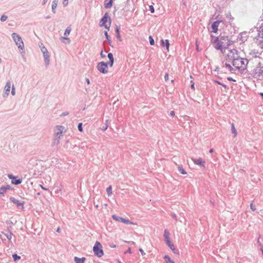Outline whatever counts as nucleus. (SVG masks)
I'll list each match as a JSON object with an SVG mask.
<instances>
[{
  "mask_svg": "<svg viewBox=\"0 0 263 263\" xmlns=\"http://www.w3.org/2000/svg\"><path fill=\"white\" fill-rule=\"evenodd\" d=\"M160 45L162 47H166L167 51H169L170 43L168 40L161 39L160 41Z\"/></svg>",
  "mask_w": 263,
  "mask_h": 263,
  "instance_id": "nucleus-16",
  "label": "nucleus"
},
{
  "mask_svg": "<svg viewBox=\"0 0 263 263\" xmlns=\"http://www.w3.org/2000/svg\"><path fill=\"white\" fill-rule=\"evenodd\" d=\"M239 57V52L237 49H231L227 55L226 60L228 62L231 61L233 66L236 68H238L239 64L237 62H238V58Z\"/></svg>",
  "mask_w": 263,
  "mask_h": 263,
  "instance_id": "nucleus-1",
  "label": "nucleus"
},
{
  "mask_svg": "<svg viewBox=\"0 0 263 263\" xmlns=\"http://www.w3.org/2000/svg\"><path fill=\"white\" fill-rule=\"evenodd\" d=\"M10 201L15 204L17 208H21L22 210H24V205L25 204L24 201H20V200L15 199L13 197H11L10 198Z\"/></svg>",
  "mask_w": 263,
  "mask_h": 263,
  "instance_id": "nucleus-7",
  "label": "nucleus"
},
{
  "mask_svg": "<svg viewBox=\"0 0 263 263\" xmlns=\"http://www.w3.org/2000/svg\"><path fill=\"white\" fill-rule=\"evenodd\" d=\"M71 28L70 27V26H68L66 28V29H65V32H64V35L65 36H67L68 35L70 32H71Z\"/></svg>",
  "mask_w": 263,
  "mask_h": 263,
  "instance_id": "nucleus-32",
  "label": "nucleus"
},
{
  "mask_svg": "<svg viewBox=\"0 0 263 263\" xmlns=\"http://www.w3.org/2000/svg\"><path fill=\"white\" fill-rule=\"evenodd\" d=\"M61 41L65 43V44H69L70 43V40L67 37H61L60 38Z\"/></svg>",
  "mask_w": 263,
  "mask_h": 263,
  "instance_id": "nucleus-27",
  "label": "nucleus"
},
{
  "mask_svg": "<svg viewBox=\"0 0 263 263\" xmlns=\"http://www.w3.org/2000/svg\"><path fill=\"white\" fill-rule=\"evenodd\" d=\"M11 36L16 45L17 46L18 48L23 50L24 49V45L21 36L16 33H13Z\"/></svg>",
  "mask_w": 263,
  "mask_h": 263,
  "instance_id": "nucleus-4",
  "label": "nucleus"
},
{
  "mask_svg": "<svg viewBox=\"0 0 263 263\" xmlns=\"http://www.w3.org/2000/svg\"><path fill=\"white\" fill-rule=\"evenodd\" d=\"M11 82L10 80H8L5 87V93L3 94V97H7L10 92L11 88Z\"/></svg>",
  "mask_w": 263,
  "mask_h": 263,
  "instance_id": "nucleus-11",
  "label": "nucleus"
},
{
  "mask_svg": "<svg viewBox=\"0 0 263 263\" xmlns=\"http://www.w3.org/2000/svg\"><path fill=\"white\" fill-rule=\"evenodd\" d=\"M171 216L173 217V218L176 220L177 221V216L176 214L175 213H171Z\"/></svg>",
  "mask_w": 263,
  "mask_h": 263,
  "instance_id": "nucleus-50",
  "label": "nucleus"
},
{
  "mask_svg": "<svg viewBox=\"0 0 263 263\" xmlns=\"http://www.w3.org/2000/svg\"><path fill=\"white\" fill-rule=\"evenodd\" d=\"M226 17H227V18H228V19H229L230 20H231L233 19V17L232 16L231 13L230 12H228V13H227V14H226Z\"/></svg>",
  "mask_w": 263,
  "mask_h": 263,
  "instance_id": "nucleus-41",
  "label": "nucleus"
},
{
  "mask_svg": "<svg viewBox=\"0 0 263 263\" xmlns=\"http://www.w3.org/2000/svg\"><path fill=\"white\" fill-rule=\"evenodd\" d=\"M222 21L221 20H217L214 21L211 25V28L213 33H217L218 31V28L220 23Z\"/></svg>",
  "mask_w": 263,
  "mask_h": 263,
  "instance_id": "nucleus-12",
  "label": "nucleus"
},
{
  "mask_svg": "<svg viewBox=\"0 0 263 263\" xmlns=\"http://www.w3.org/2000/svg\"><path fill=\"white\" fill-rule=\"evenodd\" d=\"M86 260V258L83 257L82 258H79L78 257H74V261L76 263H84L85 261Z\"/></svg>",
  "mask_w": 263,
  "mask_h": 263,
  "instance_id": "nucleus-20",
  "label": "nucleus"
},
{
  "mask_svg": "<svg viewBox=\"0 0 263 263\" xmlns=\"http://www.w3.org/2000/svg\"><path fill=\"white\" fill-rule=\"evenodd\" d=\"M97 70L101 73L106 74L108 72V63L102 61L97 64Z\"/></svg>",
  "mask_w": 263,
  "mask_h": 263,
  "instance_id": "nucleus-5",
  "label": "nucleus"
},
{
  "mask_svg": "<svg viewBox=\"0 0 263 263\" xmlns=\"http://www.w3.org/2000/svg\"><path fill=\"white\" fill-rule=\"evenodd\" d=\"M100 56L102 58H104L106 57V55L103 53V51L102 50L101 51Z\"/></svg>",
  "mask_w": 263,
  "mask_h": 263,
  "instance_id": "nucleus-56",
  "label": "nucleus"
},
{
  "mask_svg": "<svg viewBox=\"0 0 263 263\" xmlns=\"http://www.w3.org/2000/svg\"><path fill=\"white\" fill-rule=\"evenodd\" d=\"M5 189H6V191L8 190H10L11 189V186L9 185H7L6 186H4Z\"/></svg>",
  "mask_w": 263,
  "mask_h": 263,
  "instance_id": "nucleus-62",
  "label": "nucleus"
},
{
  "mask_svg": "<svg viewBox=\"0 0 263 263\" xmlns=\"http://www.w3.org/2000/svg\"><path fill=\"white\" fill-rule=\"evenodd\" d=\"M107 57L109 59V61L114 60L113 54L111 52L108 53Z\"/></svg>",
  "mask_w": 263,
  "mask_h": 263,
  "instance_id": "nucleus-42",
  "label": "nucleus"
},
{
  "mask_svg": "<svg viewBox=\"0 0 263 263\" xmlns=\"http://www.w3.org/2000/svg\"><path fill=\"white\" fill-rule=\"evenodd\" d=\"M108 63V65H109L110 67H112L114 63V60H110L108 61V62H107Z\"/></svg>",
  "mask_w": 263,
  "mask_h": 263,
  "instance_id": "nucleus-47",
  "label": "nucleus"
},
{
  "mask_svg": "<svg viewBox=\"0 0 263 263\" xmlns=\"http://www.w3.org/2000/svg\"><path fill=\"white\" fill-rule=\"evenodd\" d=\"M213 81H214L215 83H216V84H218V85H220L222 86V87H223L224 88H227V85H225V84H224L222 83L221 82H220V81H218V80H213Z\"/></svg>",
  "mask_w": 263,
  "mask_h": 263,
  "instance_id": "nucleus-38",
  "label": "nucleus"
},
{
  "mask_svg": "<svg viewBox=\"0 0 263 263\" xmlns=\"http://www.w3.org/2000/svg\"><path fill=\"white\" fill-rule=\"evenodd\" d=\"M139 251H140V252L141 253V255H142V256H143V255H145V252H144V251L143 250V249H142L140 248V249H139Z\"/></svg>",
  "mask_w": 263,
  "mask_h": 263,
  "instance_id": "nucleus-57",
  "label": "nucleus"
},
{
  "mask_svg": "<svg viewBox=\"0 0 263 263\" xmlns=\"http://www.w3.org/2000/svg\"><path fill=\"white\" fill-rule=\"evenodd\" d=\"M116 36H117V38L118 40H119V41H122V39H121V35H120V33H118L116 34Z\"/></svg>",
  "mask_w": 263,
  "mask_h": 263,
  "instance_id": "nucleus-59",
  "label": "nucleus"
},
{
  "mask_svg": "<svg viewBox=\"0 0 263 263\" xmlns=\"http://www.w3.org/2000/svg\"><path fill=\"white\" fill-rule=\"evenodd\" d=\"M106 192L108 196H110L112 194V186L111 185L107 187Z\"/></svg>",
  "mask_w": 263,
  "mask_h": 263,
  "instance_id": "nucleus-36",
  "label": "nucleus"
},
{
  "mask_svg": "<svg viewBox=\"0 0 263 263\" xmlns=\"http://www.w3.org/2000/svg\"><path fill=\"white\" fill-rule=\"evenodd\" d=\"M258 35L261 38L262 40L260 41L262 42L263 41V26L259 27Z\"/></svg>",
  "mask_w": 263,
  "mask_h": 263,
  "instance_id": "nucleus-29",
  "label": "nucleus"
},
{
  "mask_svg": "<svg viewBox=\"0 0 263 263\" xmlns=\"http://www.w3.org/2000/svg\"><path fill=\"white\" fill-rule=\"evenodd\" d=\"M149 44L151 45H154L155 44V41L152 36H149Z\"/></svg>",
  "mask_w": 263,
  "mask_h": 263,
  "instance_id": "nucleus-40",
  "label": "nucleus"
},
{
  "mask_svg": "<svg viewBox=\"0 0 263 263\" xmlns=\"http://www.w3.org/2000/svg\"><path fill=\"white\" fill-rule=\"evenodd\" d=\"M211 43L213 45L214 48L222 52L223 51V48H227L231 44V43H224L223 41H220L219 37H215L213 35H211Z\"/></svg>",
  "mask_w": 263,
  "mask_h": 263,
  "instance_id": "nucleus-2",
  "label": "nucleus"
},
{
  "mask_svg": "<svg viewBox=\"0 0 263 263\" xmlns=\"http://www.w3.org/2000/svg\"><path fill=\"white\" fill-rule=\"evenodd\" d=\"M120 26H116L115 28V32L116 33V34L118 33H120Z\"/></svg>",
  "mask_w": 263,
  "mask_h": 263,
  "instance_id": "nucleus-45",
  "label": "nucleus"
},
{
  "mask_svg": "<svg viewBox=\"0 0 263 263\" xmlns=\"http://www.w3.org/2000/svg\"><path fill=\"white\" fill-rule=\"evenodd\" d=\"M227 80L229 81H231V82H236V80L233 79L232 77H228L227 78Z\"/></svg>",
  "mask_w": 263,
  "mask_h": 263,
  "instance_id": "nucleus-58",
  "label": "nucleus"
},
{
  "mask_svg": "<svg viewBox=\"0 0 263 263\" xmlns=\"http://www.w3.org/2000/svg\"><path fill=\"white\" fill-rule=\"evenodd\" d=\"M112 218L114 220H115L121 222L122 223H125L126 224H133V223L130 221L129 220L127 219H125L124 218H122L121 217H120L119 216H117L116 215H113L112 216Z\"/></svg>",
  "mask_w": 263,
  "mask_h": 263,
  "instance_id": "nucleus-8",
  "label": "nucleus"
},
{
  "mask_svg": "<svg viewBox=\"0 0 263 263\" xmlns=\"http://www.w3.org/2000/svg\"><path fill=\"white\" fill-rule=\"evenodd\" d=\"M108 20H109V22H111V18L108 15V13L106 12L105 13V14L103 15V16L101 18L99 25L101 27H102L103 26H105V25L107 24V22Z\"/></svg>",
  "mask_w": 263,
  "mask_h": 263,
  "instance_id": "nucleus-9",
  "label": "nucleus"
},
{
  "mask_svg": "<svg viewBox=\"0 0 263 263\" xmlns=\"http://www.w3.org/2000/svg\"><path fill=\"white\" fill-rule=\"evenodd\" d=\"M68 0H63V5L64 7H66L68 5Z\"/></svg>",
  "mask_w": 263,
  "mask_h": 263,
  "instance_id": "nucleus-49",
  "label": "nucleus"
},
{
  "mask_svg": "<svg viewBox=\"0 0 263 263\" xmlns=\"http://www.w3.org/2000/svg\"><path fill=\"white\" fill-rule=\"evenodd\" d=\"M163 236L166 243L171 241L170 239V233L167 229L164 230Z\"/></svg>",
  "mask_w": 263,
  "mask_h": 263,
  "instance_id": "nucleus-17",
  "label": "nucleus"
},
{
  "mask_svg": "<svg viewBox=\"0 0 263 263\" xmlns=\"http://www.w3.org/2000/svg\"><path fill=\"white\" fill-rule=\"evenodd\" d=\"M57 132L55 133V135L56 137H60L61 135H62L63 133V130L64 129V127L62 125H57L56 126Z\"/></svg>",
  "mask_w": 263,
  "mask_h": 263,
  "instance_id": "nucleus-14",
  "label": "nucleus"
},
{
  "mask_svg": "<svg viewBox=\"0 0 263 263\" xmlns=\"http://www.w3.org/2000/svg\"><path fill=\"white\" fill-rule=\"evenodd\" d=\"M8 177L9 179H11V180H12L15 177V176H13L12 174H9Z\"/></svg>",
  "mask_w": 263,
  "mask_h": 263,
  "instance_id": "nucleus-55",
  "label": "nucleus"
},
{
  "mask_svg": "<svg viewBox=\"0 0 263 263\" xmlns=\"http://www.w3.org/2000/svg\"><path fill=\"white\" fill-rule=\"evenodd\" d=\"M178 171L181 174H183V175H185V174H186L187 173L185 171V170L182 167V166H179L178 167Z\"/></svg>",
  "mask_w": 263,
  "mask_h": 263,
  "instance_id": "nucleus-33",
  "label": "nucleus"
},
{
  "mask_svg": "<svg viewBox=\"0 0 263 263\" xmlns=\"http://www.w3.org/2000/svg\"><path fill=\"white\" fill-rule=\"evenodd\" d=\"M249 61L246 58H240V57L238 58V62L237 63L239 64L238 68H237L240 70H245L247 69V67Z\"/></svg>",
  "mask_w": 263,
  "mask_h": 263,
  "instance_id": "nucleus-6",
  "label": "nucleus"
},
{
  "mask_svg": "<svg viewBox=\"0 0 263 263\" xmlns=\"http://www.w3.org/2000/svg\"><path fill=\"white\" fill-rule=\"evenodd\" d=\"M193 161L195 164L201 166L203 168H205V162L203 161L201 158L193 159Z\"/></svg>",
  "mask_w": 263,
  "mask_h": 263,
  "instance_id": "nucleus-13",
  "label": "nucleus"
},
{
  "mask_svg": "<svg viewBox=\"0 0 263 263\" xmlns=\"http://www.w3.org/2000/svg\"><path fill=\"white\" fill-rule=\"evenodd\" d=\"M231 130L232 133L234 134V137H235L237 136V133L235 129L234 123L231 124Z\"/></svg>",
  "mask_w": 263,
  "mask_h": 263,
  "instance_id": "nucleus-31",
  "label": "nucleus"
},
{
  "mask_svg": "<svg viewBox=\"0 0 263 263\" xmlns=\"http://www.w3.org/2000/svg\"><path fill=\"white\" fill-rule=\"evenodd\" d=\"M149 11L152 13L155 12V9L152 5L149 6Z\"/></svg>",
  "mask_w": 263,
  "mask_h": 263,
  "instance_id": "nucleus-48",
  "label": "nucleus"
},
{
  "mask_svg": "<svg viewBox=\"0 0 263 263\" xmlns=\"http://www.w3.org/2000/svg\"><path fill=\"white\" fill-rule=\"evenodd\" d=\"M69 114V112L67 111L64 112L62 114L61 116H66Z\"/></svg>",
  "mask_w": 263,
  "mask_h": 263,
  "instance_id": "nucleus-63",
  "label": "nucleus"
},
{
  "mask_svg": "<svg viewBox=\"0 0 263 263\" xmlns=\"http://www.w3.org/2000/svg\"><path fill=\"white\" fill-rule=\"evenodd\" d=\"M60 137H56L55 138H54L53 139V141L52 142V143H51V146H54V145H57L59 144L60 143Z\"/></svg>",
  "mask_w": 263,
  "mask_h": 263,
  "instance_id": "nucleus-24",
  "label": "nucleus"
},
{
  "mask_svg": "<svg viewBox=\"0 0 263 263\" xmlns=\"http://www.w3.org/2000/svg\"><path fill=\"white\" fill-rule=\"evenodd\" d=\"M12 258L14 261H17L21 259V256L14 253L12 254Z\"/></svg>",
  "mask_w": 263,
  "mask_h": 263,
  "instance_id": "nucleus-34",
  "label": "nucleus"
},
{
  "mask_svg": "<svg viewBox=\"0 0 263 263\" xmlns=\"http://www.w3.org/2000/svg\"><path fill=\"white\" fill-rule=\"evenodd\" d=\"M250 208L252 211H255L256 210L255 205H254L252 203L250 204Z\"/></svg>",
  "mask_w": 263,
  "mask_h": 263,
  "instance_id": "nucleus-54",
  "label": "nucleus"
},
{
  "mask_svg": "<svg viewBox=\"0 0 263 263\" xmlns=\"http://www.w3.org/2000/svg\"><path fill=\"white\" fill-rule=\"evenodd\" d=\"M6 192V191L4 187V186H2L1 187H0V196L4 195Z\"/></svg>",
  "mask_w": 263,
  "mask_h": 263,
  "instance_id": "nucleus-39",
  "label": "nucleus"
},
{
  "mask_svg": "<svg viewBox=\"0 0 263 263\" xmlns=\"http://www.w3.org/2000/svg\"><path fill=\"white\" fill-rule=\"evenodd\" d=\"M125 253L126 254V253H130L131 254L132 253V251H131V249L130 248H128V249L125 252Z\"/></svg>",
  "mask_w": 263,
  "mask_h": 263,
  "instance_id": "nucleus-60",
  "label": "nucleus"
},
{
  "mask_svg": "<svg viewBox=\"0 0 263 263\" xmlns=\"http://www.w3.org/2000/svg\"><path fill=\"white\" fill-rule=\"evenodd\" d=\"M8 18V16L5 14H3L1 17V22H4Z\"/></svg>",
  "mask_w": 263,
  "mask_h": 263,
  "instance_id": "nucleus-44",
  "label": "nucleus"
},
{
  "mask_svg": "<svg viewBox=\"0 0 263 263\" xmlns=\"http://www.w3.org/2000/svg\"><path fill=\"white\" fill-rule=\"evenodd\" d=\"M110 25H111V22H109L108 25L106 24V25H105V26H103L102 27H104L107 30H109L110 27Z\"/></svg>",
  "mask_w": 263,
  "mask_h": 263,
  "instance_id": "nucleus-46",
  "label": "nucleus"
},
{
  "mask_svg": "<svg viewBox=\"0 0 263 263\" xmlns=\"http://www.w3.org/2000/svg\"><path fill=\"white\" fill-rule=\"evenodd\" d=\"M4 235L5 236L9 239V240H10L11 238H12V236L13 235L12 233L10 232V231H8L7 233H4V232H2Z\"/></svg>",
  "mask_w": 263,
  "mask_h": 263,
  "instance_id": "nucleus-30",
  "label": "nucleus"
},
{
  "mask_svg": "<svg viewBox=\"0 0 263 263\" xmlns=\"http://www.w3.org/2000/svg\"><path fill=\"white\" fill-rule=\"evenodd\" d=\"M22 182V178H17V177L15 176V177L11 180V183L14 185H18L21 184Z\"/></svg>",
  "mask_w": 263,
  "mask_h": 263,
  "instance_id": "nucleus-19",
  "label": "nucleus"
},
{
  "mask_svg": "<svg viewBox=\"0 0 263 263\" xmlns=\"http://www.w3.org/2000/svg\"><path fill=\"white\" fill-rule=\"evenodd\" d=\"M247 32H242L240 33V41H241L242 42H244L245 41L247 40Z\"/></svg>",
  "mask_w": 263,
  "mask_h": 263,
  "instance_id": "nucleus-21",
  "label": "nucleus"
},
{
  "mask_svg": "<svg viewBox=\"0 0 263 263\" xmlns=\"http://www.w3.org/2000/svg\"><path fill=\"white\" fill-rule=\"evenodd\" d=\"M259 53L258 51L256 49L252 50L250 52V55H252L254 58H257L259 56L257 55Z\"/></svg>",
  "mask_w": 263,
  "mask_h": 263,
  "instance_id": "nucleus-25",
  "label": "nucleus"
},
{
  "mask_svg": "<svg viewBox=\"0 0 263 263\" xmlns=\"http://www.w3.org/2000/svg\"><path fill=\"white\" fill-rule=\"evenodd\" d=\"M11 94L13 96H14L15 94V88L14 87V85H12V86Z\"/></svg>",
  "mask_w": 263,
  "mask_h": 263,
  "instance_id": "nucleus-51",
  "label": "nucleus"
},
{
  "mask_svg": "<svg viewBox=\"0 0 263 263\" xmlns=\"http://www.w3.org/2000/svg\"><path fill=\"white\" fill-rule=\"evenodd\" d=\"M41 51L43 52V53H44V51L46 52H48L47 49H46V48L44 46H43V48H41Z\"/></svg>",
  "mask_w": 263,
  "mask_h": 263,
  "instance_id": "nucleus-53",
  "label": "nucleus"
},
{
  "mask_svg": "<svg viewBox=\"0 0 263 263\" xmlns=\"http://www.w3.org/2000/svg\"><path fill=\"white\" fill-rule=\"evenodd\" d=\"M167 246L173 251L174 252L175 250V246L174 245V244L173 243H172L170 241H169L168 242L166 243Z\"/></svg>",
  "mask_w": 263,
  "mask_h": 263,
  "instance_id": "nucleus-35",
  "label": "nucleus"
},
{
  "mask_svg": "<svg viewBox=\"0 0 263 263\" xmlns=\"http://www.w3.org/2000/svg\"><path fill=\"white\" fill-rule=\"evenodd\" d=\"M107 0L104 2V6L105 8L108 9L112 6L114 0H109L108 2H106Z\"/></svg>",
  "mask_w": 263,
  "mask_h": 263,
  "instance_id": "nucleus-18",
  "label": "nucleus"
},
{
  "mask_svg": "<svg viewBox=\"0 0 263 263\" xmlns=\"http://www.w3.org/2000/svg\"><path fill=\"white\" fill-rule=\"evenodd\" d=\"M219 37V39H220V41H227V42H229V43H231L232 44V43L233 42L232 41H231V40H229V37L228 36H221V35H220Z\"/></svg>",
  "mask_w": 263,
  "mask_h": 263,
  "instance_id": "nucleus-23",
  "label": "nucleus"
},
{
  "mask_svg": "<svg viewBox=\"0 0 263 263\" xmlns=\"http://www.w3.org/2000/svg\"><path fill=\"white\" fill-rule=\"evenodd\" d=\"M83 124L82 123H79L78 124V130L80 132H83Z\"/></svg>",
  "mask_w": 263,
  "mask_h": 263,
  "instance_id": "nucleus-43",
  "label": "nucleus"
},
{
  "mask_svg": "<svg viewBox=\"0 0 263 263\" xmlns=\"http://www.w3.org/2000/svg\"><path fill=\"white\" fill-rule=\"evenodd\" d=\"M104 35L105 36V37L107 40V43L108 44L111 46H112V45H111V38L110 37L109 35H108V33H107V31H104Z\"/></svg>",
  "mask_w": 263,
  "mask_h": 263,
  "instance_id": "nucleus-26",
  "label": "nucleus"
},
{
  "mask_svg": "<svg viewBox=\"0 0 263 263\" xmlns=\"http://www.w3.org/2000/svg\"><path fill=\"white\" fill-rule=\"evenodd\" d=\"M43 57L44 58L45 63L46 66H48L50 62V56L48 52H45L44 51Z\"/></svg>",
  "mask_w": 263,
  "mask_h": 263,
  "instance_id": "nucleus-15",
  "label": "nucleus"
},
{
  "mask_svg": "<svg viewBox=\"0 0 263 263\" xmlns=\"http://www.w3.org/2000/svg\"><path fill=\"white\" fill-rule=\"evenodd\" d=\"M58 3V0H53L52 3L51 7H52V11L53 13H55V9L57 7Z\"/></svg>",
  "mask_w": 263,
  "mask_h": 263,
  "instance_id": "nucleus-22",
  "label": "nucleus"
},
{
  "mask_svg": "<svg viewBox=\"0 0 263 263\" xmlns=\"http://www.w3.org/2000/svg\"><path fill=\"white\" fill-rule=\"evenodd\" d=\"M224 66L228 68L231 72H233V71H234V69L231 66L230 64L226 63L224 64Z\"/></svg>",
  "mask_w": 263,
  "mask_h": 263,
  "instance_id": "nucleus-37",
  "label": "nucleus"
},
{
  "mask_svg": "<svg viewBox=\"0 0 263 263\" xmlns=\"http://www.w3.org/2000/svg\"><path fill=\"white\" fill-rule=\"evenodd\" d=\"M164 79L166 81H167L168 80V73H165L164 76Z\"/></svg>",
  "mask_w": 263,
  "mask_h": 263,
  "instance_id": "nucleus-61",
  "label": "nucleus"
},
{
  "mask_svg": "<svg viewBox=\"0 0 263 263\" xmlns=\"http://www.w3.org/2000/svg\"><path fill=\"white\" fill-rule=\"evenodd\" d=\"M107 128H108V125L106 124L102 126L101 129L102 130L105 131L107 129Z\"/></svg>",
  "mask_w": 263,
  "mask_h": 263,
  "instance_id": "nucleus-52",
  "label": "nucleus"
},
{
  "mask_svg": "<svg viewBox=\"0 0 263 263\" xmlns=\"http://www.w3.org/2000/svg\"><path fill=\"white\" fill-rule=\"evenodd\" d=\"M175 111H173V110H171V111H170V115H171V116L173 117V116H175Z\"/></svg>",
  "mask_w": 263,
  "mask_h": 263,
  "instance_id": "nucleus-64",
  "label": "nucleus"
},
{
  "mask_svg": "<svg viewBox=\"0 0 263 263\" xmlns=\"http://www.w3.org/2000/svg\"><path fill=\"white\" fill-rule=\"evenodd\" d=\"M263 73V66H261L260 63L258 64L257 67L254 70V74L257 77H260Z\"/></svg>",
  "mask_w": 263,
  "mask_h": 263,
  "instance_id": "nucleus-10",
  "label": "nucleus"
},
{
  "mask_svg": "<svg viewBox=\"0 0 263 263\" xmlns=\"http://www.w3.org/2000/svg\"><path fill=\"white\" fill-rule=\"evenodd\" d=\"M163 258L165 260L166 263H172L173 262H174V261L171 258V257L168 255H165Z\"/></svg>",
  "mask_w": 263,
  "mask_h": 263,
  "instance_id": "nucleus-28",
  "label": "nucleus"
},
{
  "mask_svg": "<svg viewBox=\"0 0 263 263\" xmlns=\"http://www.w3.org/2000/svg\"><path fill=\"white\" fill-rule=\"evenodd\" d=\"M93 252L98 257H101L104 255V251L101 243L97 241L93 247Z\"/></svg>",
  "mask_w": 263,
  "mask_h": 263,
  "instance_id": "nucleus-3",
  "label": "nucleus"
}]
</instances>
